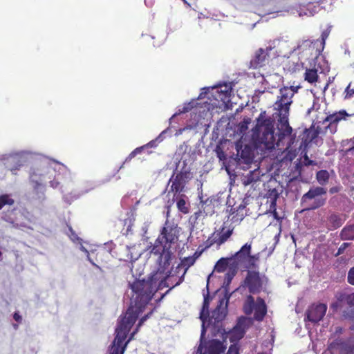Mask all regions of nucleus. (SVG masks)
<instances>
[{
    "mask_svg": "<svg viewBox=\"0 0 354 354\" xmlns=\"http://www.w3.org/2000/svg\"><path fill=\"white\" fill-rule=\"evenodd\" d=\"M191 178V172L189 169L183 167L176 175L173 174L169 179L171 183L170 192L174 193V196L185 191L186 184Z\"/></svg>",
    "mask_w": 354,
    "mask_h": 354,
    "instance_id": "9d476101",
    "label": "nucleus"
},
{
    "mask_svg": "<svg viewBox=\"0 0 354 354\" xmlns=\"http://www.w3.org/2000/svg\"><path fill=\"white\" fill-rule=\"evenodd\" d=\"M168 286L163 272L159 270L152 272L147 280L134 281L131 288L133 292L132 297L135 304L134 306L131 304L129 308H132L133 311H138L139 315L153 295L158 290Z\"/></svg>",
    "mask_w": 354,
    "mask_h": 354,
    "instance_id": "f03ea898",
    "label": "nucleus"
},
{
    "mask_svg": "<svg viewBox=\"0 0 354 354\" xmlns=\"http://www.w3.org/2000/svg\"><path fill=\"white\" fill-rule=\"evenodd\" d=\"M145 146L140 147L136 148L133 151L130 153V154L128 156V157L126 158L125 162L130 161L132 158H133L137 154L140 153L143 149H145Z\"/></svg>",
    "mask_w": 354,
    "mask_h": 354,
    "instance_id": "473e14b6",
    "label": "nucleus"
},
{
    "mask_svg": "<svg viewBox=\"0 0 354 354\" xmlns=\"http://www.w3.org/2000/svg\"><path fill=\"white\" fill-rule=\"evenodd\" d=\"M196 261L194 259L189 256L187 257H185L181 259L180 266L185 268V273L187 271V270L192 266L195 263Z\"/></svg>",
    "mask_w": 354,
    "mask_h": 354,
    "instance_id": "a878e982",
    "label": "nucleus"
},
{
    "mask_svg": "<svg viewBox=\"0 0 354 354\" xmlns=\"http://www.w3.org/2000/svg\"><path fill=\"white\" fill-rule=\"evenodd\" d=\"M13 319L19 324H21V322H22V317L19 314L18 312H15L13 315Z\"/></svg>",
    "mask_w": 354,
    "mask_h": 354,
    "instance_id": "37998d69",
    "label": "nucleus"
},
{
    "mask_svg": "<svg viewBox=\"0 0 354 354\" xmlns=\"http://www.w3.org/2000/svg\"><path fill=\"white\" fill-rule=\"evenodd\" d=\"M11 171H12V173L15 174H16V173L14 172V170L12 169H11Z\"/></svg>",
    "mask_w": 354,
    "mask_h": 354,
    "instance_id": "4d7b16f0",
    "label": "nucleus"
},
{
    "mask_svg": "<svg viewBox=\"0 0 354 354\" xmlns=\"http://www.w3.org/2000/svg\"><path fill=\"white\" fill-rule=\"evenodd\" d=\"M252 243H246L241 249L231 257L234 265L240 268L242 270L248 269L259 268L258 261L259 256L257 254H251Z\"/></svg>",
    "mask_w": 354,
    "mask_h": 354,
    "instance_id": "20e7f679",
    "label": "nucleus"
},
{
    "mask_svg": "<svg viewBox=\"0 0 354 354\" xmlns=\"http://www.w3.org/2000/svg\"><path fill=\"white\" fill-rule=\"evenodd\" d=\"M245 279L241 283V287L247 288L251 294H258L261 292L263 286V277L257 269H248Z\"/></svg>",
    "mask_w": 354,
    "mask_h": 354,
    "instance_id": "6e6552de",
    "label": "nucleus"
},
{
    "mask_svg": "<svg viewBox=\"0 0 354 354\" xmlns=\"http://www.w3.org/2000/svg\"><path fill=\"white\" fill-rule=\"evenodd\" d=\"M233 231L234 227H232V225H228L225 222L223 223L222 226L212 233L209 238L204 242V248L201 251H196L192 257L196 261L201 254L211 246L216 245L217 248H219L221 245L225 243L230 238L233 234Z\"/></svg>",
    "mask_w": 354,
    "mask_h": 354,
    "instance_id": "39448f33",
    "label": "nucleus"
},
{
    "mask_svg": "<svg viewBox=\"0 0 354 354\" xmlns=\"http://www.w3.org/2000/svg\"><path fill=\"white\" fill-rule=\"evenodd\" d=\"M242 337H243V333L241 332V333L240 334V335L238 337V339H241Z\"/></svg>",
    "mask_w": 354,
    "mask_h": 354,
    "instance_id": "864d4df0",
    "label": "nucleus"
},
{
    "mask_svg": "<svg viewBox=\"0 0 354 354\" xmlns=\"http://www.w3.org/2000/svg\"><path fill=\"white\" fill-rule=\"evenodd\" d=\"M241 157L243 159H246V160H250L251 158L250 156H246V155H244V151H243L242 153H241Z\"/></svg>",
    "mask_w": 354,
    "mask_h": 354,
    "instance_id": "3c124183",
    "label": "nucleus"
},
{
    "mask_svg": "<svg viewBox=\"0 0 354 354\" xmlns=\"http://www.w3.org/2000/svg\"><path fill=\"white\" fill-rule=\"evenodd\" d=\"M251 122V119L250 118H244L243 121H241L238 125V129L240 133H244L248 129V125Z\"/></svg>",
    "mask_w": 354,
    "mask_h": 354,
    "instance_id": "c756f323",
    "label": "nucleus"
},
{
    "mask_svg": "<svg viewBox=\"0 0 354 354\" xmlns=\"http://www.w3.org/2000/svg\"><path fill=\"white\" fill-rule=\"evenodd\" d=\"M345 98L348 99L354 95V88H351V84H349L345 89Z\"/></svg>",
    "mask_w": 354,
    "mask_h": 354,
    "instance_id": "c9c22d12",
    "label": "nucleus"
},
{
    "mask_svg": "<svg viewBox=\"0 0 354 354\" xmlns=\"http://www.w3.org/2000/svg\"><path fill=\"white\" fill-rule=\"evenodd\" d=\"M239 268H238L236 265H234L231 263L229 266L228 270L225 275V281H226L227 283H230L237 274Z\"/></svg>",
    "mask_w": 354,
    "mask_h": 354,
    "instance_id": "5701e85b",
    "label": "nucleus"
},
{
    "mask_svg": "<svg viewBox=\"0 0 354 354\" xmlns=\"http://www.w3.org/2000/svg\"><path fill=\"white\" fill-rule=\"evenodd\" d=\"M200 198V209L205 216H212L215 212V200L211 197L203 199V196H198Z\"/></svg>",
    "mask_w": 354,
    "mask_h": 354,
    "instance_id": "f3484780",
    "label": "nucleus"
},
{
    "mask_svg": "<svg viewBox=\"0 0 354 354\" xmlns=\"http://www.w3.org/2000/svg\"><path fill=\"white\" fill-rule=\"evenodd\" d=\"M304 79L310 84L316 82L318 80L317 71L316 69H306Z\"/></svg>",
    "mask_w": 354,
    "mask_h": 354,
    "instance_id": "b1692460",
    "label": "nucleus"
},
{
    "mask_svg": "<svg viewBox=\"0 0 354 354\" xmlns=\"http://www.w3.org/2000/svg\"><path fill=\"white\" fill-rule=\"evenodd\" d=\"M299 86H284L279 89V95L273 106L279 116L277 133L275 134V120L271 117H267L266 111L260 113L256 119V125L252 129V140L256 148L261 151H271L275 147L279 150L294 149L297 153L299 151H308L310 143L318 136V132L311 129H306L298 136L290 138L286 147L283 140L290 137L292 129L288 122L290 106L292 103V97L297 92Z\"/></svg>",
    "mask_w": 354,
    "mask_h": 354,
    "instance_id": "f257e3e1",
    "label": "nucleus"
},
{
    "mask_svg": "<svg viewBox=\"0 0 354 354\" xmlns=\"http://www.w3.org/2000/svg\"><path fill=\"white\" fill-rule=\"evenodd\" d=\"M209 304V293L207 292V295L204 297V300H203V311H205V310L208 311Z\"/></svg>",
    "mask_w": 354,
    "mask_h": 354,
    "instance_id": "58836bf2",
    "label": "nucleus"
},
{
    "mask_svg": "<svg viewBox=\"0 0 354 354\" xmlns=\"http://www.w3.org/2000/svg\"><path fill=\"white\" fill-rule=\"evenodd\" d=\"M272 49L266 48V49L259 48L255 53L254 58L250 61V66L253 68H259L265 66L269 60V51Z\"/></svg>",
    "mask_w": 354,
    "mask_h": 354,
    "instance_id": "dca6fc26",
    "label": "nucleus"
},
{
    "mask_svg": "<svg viewBox=\"0 0 354 354\" xmlns=\"http://www.w3.org/2000/svg\"><path fill=\"white\" fill-rule=\"evenodd\" d=\"M347 281L349 284L354 286V267L350 268L348 272Z\"/></svg>",
    "mask_w": 354,
    "mask_h": 354,
    "instance_id": "f704fd0d",
    "label": "nucleus"
},
{
    "mask_svg": "<svg viewBox=\"0 0 354 354\" xmlns=\"http://www.w3.org/2000/svg\"><path fill=\"white\" fill-rule=\"evenodd\" d=\"M205 330L203 328L201 337L200 344L196 353L200 354H222L226 349V346L218 339H213L208 341L204 339Z\"/></svg>",
    "mask_w": 354,
    "mask_h": 354,
    "instance_id": "1a4fd4ad",
    "label": "nucleus"
},
{
    "mask_svg": "<svg viewBox=\"0 0 354 354\" xmlns=\"http://www.w3.org/2000/svg\"><path fill=\"white\" fill-rule=\"evenodd\" d=\"M344 299L348 306H349L350 307H354V292L349 295H346L344 297Z\"/></svg>",
    "mask_w": 354,
    "mask_h": 354,
    "instance_id": "72a5a7b5",
    "label": "nucleus"
},
{
    "mask_svg": "<svg viewBox=\"0 0 354 354\" xmlns=\"http://www.w3.org/2000/svg\"><path fill=\"white\" fill-rule=\"evenodd\" d=\"M318 43V40L311 41L310 39H304L301 41L297 45V50L299 53L307 52L310 56L317 57L322 51V48H315V45Z\"/></svg>",
    "mask_w": 354,
    "mask_h": 354,
    "instance_id": "2eb2a0df",
    "label": "nucleus"
},
{
    "mask_svg": "<svg viewBox=\"0 0 354 354\" xmlns=\"http://www.w3.org/2000/svg\"><path fill=\"white\" fill-rule=\"evenodd\" d=\"M178 230L177 226L169 223L166 221L165 225L160 231V236L162 241L165 243H174L178 239Z\"/></svg>",
    "mask_w": 354,
    "mask_h": 354,
    "instance_id": "ddd939ff",
    "label": "nucleus"
},
{
    "mask_svg": "<svg viewBox=\"0 0 354 354\" xmlns=\"http://www.w3.org/2000/svg\"><path fill=\"white\" fill-rule=\"evenodd\" d=\"M148 316H149V315H145V316L142 317L140 319V321H139V322H138V325H137L136 328L135 329V330H133V331L130 334V335H129V339H128L125 342H123V344H126V347L127 346V344H129V342H131L132 339H134V336H135V335L138 333V330H139V328H140V327L143 324L144 322L147 319Z\"/></svg>",
    "mask_w": 354,
    "mask_h": 354,
    "instance_id": "bb28decb",
    "label": "nucleus"
},
{
    "mask_svg": "<svg viewBox=\"0 0 354 354\" xmlns=\"http://www.w3.org/2000/svg\"><path fill=\"white\" fill-rule=\"evenodd\" d=\"M340 236L342 240H353L354 225L345 226L341 231Z\"/></svg>",
    "mask_w": 354,
    "mask_h": 354,
    "instance_id": "412c9836",
    "label": "nucleus"
},
{
    "mask_svg": "<svg viewBox=\"0 0 354 354\" xmlns=\"http://www.w3.org/2000/svg\"><path fill=\"white\" fill-rule=\"evenodd\" d=\"M190 110V108L189 106H184L181 111H180V113H186L188 112Z\"/></svg>",
    "mask_w": 354,
    "mask_h": 354,
    "instance_id": "8fccbe9b",
    "label": "nucleus"
},
{
    "mask_svg": "<svg viewBox=\"0 0 354 354\" xmlns=\"http://www.w3.org/2000/svg\"><path fill=\"white\" fill-rule=\"evenodd\" d=\"M328 37V32L327 31H323L321 35L322 41H320V48L323 50L325 45V41Z\"/></svg>",
    "mask_w": 354,
    "mask_h": 354,
    "instance_id": "ea45409f",
    "label": "nucleus"
},
{
    "mask_svg": "<svg viewBox=\"0 0 354 354\" xmlns=\"http://www.w3.org/2000/svg\"><path fill=\"white\" fill-rule=\"evenodd\" d=\"M227 354H239V348L236 345H231Z\"/></svg>",
    "mask_w": 354,
    "mask_h": 354,
    "instance_id": "79ce46f5",
    "label": "nucleus"
},
{
    "mask_svg": "<svg viewBox=\"0 0 354 354\" xmlns=\"http://www.w3.org/2000/svg\"><path fill=\"white\" fill-rule=\"evenodd\" d=\"M36 177L37 174L33 173L32 174L30 175V180L32 184L33 189L37 192L39 189V188L43 187V185L41 183H39L37 179H36Z\"/></svg>",
    "mask_w": 354,
    "mask_h": 354,
    "instance_id": "2f4dec72",
    "label": "nucleus"
},
{
    "mask_svg": "<svg viewBox=\"0 0 354 354\" xmlns=\"http://www.w3.org/2000/svg\"><path fill=\"white\" fill-rule=\"evenodd\" d=\"M245 315H250L254 310V319L261 322L267 313V306L263 299L257 297L254 301V297L249 295L247 296L243 306Z\"/></svg>",
    "mask_w": 354,
    "mask_h": 354,
    "instance_id": "0eeeda50",
    "label": "nucleus"
},
{
    "mask_svg": "<svg viewBox=\"0 0 354 354\" xmlns=\"http://www.w3.org/2000/svg\"><path fill=\"white\" fill-rule=\"evenodd\" d=\"M14 327H15V328H18V325L17 324H14Z\"/></svg>",
    "mask_w": 354,
    "mask_h": 354,
    "instance_id": "5fc2aeb1",
    "label": "nucleus"
},
{
    "mask_svg": "<svg viewBox=\"0 0 354 354\" xmlns=\"http://www.w3.org/2000/svg\"><path fill=\"white\" fill-rule=\"evenodd\" d=\"M39 180L40 181H42V180H43V179H42V178H39Z\"/></svg>",
    "mask_w": 354,
    "mask_h": 354,
    "instance_id": "13d9d810",
    "label": "nucleus"
},
{
    "mask_svg": "<svg viewBox=\"0 0 354 354\" xmlns=\"http://www.w3.org/2000/svg\"><path fill=\"white\" fill-rule=\"evenodd\" d=\"M348 114L345 110H342L328 115L323 121V123L328 122L326 127V129H329L330 132L335 133L337 131V124L342 120H346Z\"/></svg>",
    "mask_w": 354,
    "mask_h": 354,
    "instance_id": "4468645a",
    "label": "nucleus"
},
{
    "mask_svg": "<svg viewBox=\"0 0 354 354\" xmlns=\"http://www.w3.org/2000/svg\"><path fill=\"white\" fill-rule=\"evenodd\" d=\"M229 299L230 297L227 295L219 299L216 308L212 312L211 315V319H213L214 323L221 322L226 317Z\"/></svg>",
    "mask_w": 354,
    "mask_h": 354,
    "instance_id": "f8f14e48",
    "label": "nucleus"
},
{
    "mask_svg": "<svg viewBox=\"0 0 354 354\" xmlns=\"http://www.w3.org/2000/svg\"><path fill=\"white\" fill-rule=\"evenodd\" d=\"M349 243H343L338 248L337 252L335 254V256L337 257L342 254L344 252V250L349 246Z\"/></svg>",
    "mask_w": 354,
    "mask_h": 354,
    "instance_id": "4c0bfd02",
    "label": "nucleus"
},
{
    "mask_svg": "<svg viewBox=\"0 0 354 354\" xmlns=\"http://www.w3.org/2000/svg\"><path fill=\"white\" fill-rule=\"evenodd\" d=\"M217 91L223 95V97H221V100H224L225 98H228L230 96L232 88L231 86L225 84L220 86Z\"/></svg>",
    "mask_w": 354,
    "mask_h": 354,
    "instance_id": "c85d7f7f",
    "label": "nucleus"
},
{
    "mask_svg": "<svg viewBox=\"0 0 354 354\" xmlns=\"http://www.w3.org/2000/svg\"><path fill=\"white\" fill-rule=\"evenodd\" d=\"M232 262V258H221L214 266V270L218 273L223 272L226 270L230 264Z\"/></svg>",
    "mask_w": 354,
    "mask_h": 354,
    "instance_id": "6ab92c4d",
    "label": "nucleus"
},
{
    "mask_svg": "<svg viewBox=\"0 0 354 354\" xmlns=\"http://www.w3.org/2000/svg\"><path fill=\"white\" fill-rule=\"evenodd\" d=\"M327 305L317 303L311 304L306 312L307 319L314 324L320 322L326 315Z\"/></svg>",
    "mask_w": 354,
    "mask_h": 354,
    "instance_id": "9b49d317",
    "label": "nucleus"
},
{
    "mask_svg": "<svg viewBox=\"0 0 354 354\" xmlns=\"http://www.w3.org/2000/svg\"><path fill=\"white\" fill-rule=\"evenodd\" d=\"M1 256V252H0V257Z\"/></svg>",
    "mask_w": 354,
    "mask_h": 354,
    "instance_id": "bf43d9fd",
    "label": "nucleus"
},
{
    "mask_svg": "<svg viewBox=\"0 0 354 354\" xmlns=\"http://www.w3.org/2000/svg\"><path fill=\"white\" fill-rule=\"evenodd\" d=\"M299 153L302 155L303 162L302 164H297V169L299 170V174H301V169L302 165L304 166H310V165H317V162L315 160H310L307 155V151H303V150L299 151Z\"/></svg>",
    "mask_w": 354,
    "mask_h": 354,
    "instance_id": "4be33fe9",
    "label": "nucleus"
},
{
    "mask_svg": "<svg viewBox=\"0 0 354 354\" xmlns=\"http://www.w3.org/2000/svg\"><path fill=\"white\" fill-rule=\"evenodd\" d=\"M50 187L55 189L59 186V182H58L57 180H50Z\"/></svg>",
    "mask_w": 354,
    "mask_h": 354,
    "instance_id": "49530a36",
    "label": "nucleus"
},
{
    "mask_svg": "<svg viewBox=\"0 0 354 354\" xmlns=\"http://www.w3.org/2000/svg\"><path fill=\"white\" fill-rule=\"evenodd\" d=\"M176 206L178 211L183 214H186L189 213V207L183 198L181 197L177 201Z\"/></svg>",
    "mask_w": 354,
    "mask_h": 354,
    "instance_id": "cd10ccee",
    "label": "nucleus"
},
{
    "mask_svg": "<svg viewBox=\"0 0 354 354\" xmlns=\"http://www.w3.org/2000/svg\"><path fill=\"white\" fill-rule=\"evenodd\" d=\"M166 250V244L162 241L160 236H158L155 241L153 247L152 248L151 252L156 255H160L161 257L165 253Z\"/></svg>",
    "mask_w": 354,
    "mask_h": 354,
    "instance_id": "aec40b11",
    "label": "nucleus"
},
{
    "mask_svg": "<svg viewBox=\"0 0 354 354\" xmlns=\"http://www.w3.org/2000/svg\"><path fill=\"white\" fill-rule=\"evenodd\" d=\"M138 317V311L136 312L132 308H128L124 316L121 317L115 328V336L111 345L109 354H124L126 344L123 342Z\"/></svg>",
    "mask_w": 354,
    "mask_h": 354,
    "instance_id": "7ed1b4c3",
    "label": "nucleus"
},
{
    "mask_svg": "<svg viewBox=\"0 0 354 354\" xmlns=\"http://www.w3.org/2000/svg\"><path fill=\"white\" fill-rule=\"evenodd\" d=\"M339 191V187H333L330 188V189H329V192L330 194L337 193Z\"/></svg>",
    "mask_w": 354,
    "mask_h": 354,
    "instance_id": "09e8293b",
    "label": "nucleus"
},
{
    "mask_svg": "<svg viewBox=\"0 0 354 354\" xmlns=\"http://www.w3.org/2000/svg\"><path fill=\"white\" fill-rule=\"evenodd\" d=\"M326 194V189L322 187H311L307 193L303 195L301 204L305 210H313L323 206L326 198L322 196Z\"/></svg>",
    "mask_w": 354,
    "mask_h": 354,
    "instance_id": "423d86ee",
    "label": "nucleus"
},
{
    "mask_svg": "<svg viewBox=\"0 0 354 354\" xmlns=\"http://www.w3.org/2000/svg\"><path fill=\"white\" fill-rule=\"evenodd\" d=\"M185 273L184 272V273H183V274L180 277V279H179L178 281V282H176V284H175L174 286H173L171 288H170L167 291V293L170 290H171L173 288H174L175 286H177L180 285V284L183 282V279H184V275H185Z\"/></svg>",
    "mask_w": 354,
    "mask_h": 354,
    "instance_id": "a18cd8bd",
    "label": "nucleus"
},
{
    "mask_svg": "<svg viewBox=\"0 0 354 354\" xmlns=\"http://www.w3.org/2000/svg\"><path fill=\"white\" fill-rule=\"evenodd\" d=\"M258 354H267V353H264V352H261V353H259Z\"/></svg>",
    "mask_w": 354,
    "mask_h": 354,
    "instance_id": "6e6d98bb",
    "label": "nucleus"
},
{
    "mask_svg": "<svg viewBox=\"0 0 354 354\" xmlns=\"http://www.w3.org/2000/svg\"><path fill=\"white\" fill-rule=\"evenodd\" d=\"M345 221L342 214L333 213L327 217L326 227L329 230H334L340 227Z\"/></svg>",
    "mask_w": 354,
    "mask_h": 354,
    "instance_id": "a211bd4d",
    "label": "nucleus"
},
{
    "mask_svg": "<svg viewBox=\"0 0 354 354\" xmlns=\"http://www.w3.org/2000/svg\"><path fill=\"white\" fill-rule=\"evenodd\" d=\"M329 177V173L326 170H320L316 175L317 181L322 185L328 182Z\"/></svg>",
    "mask_w": 354,
    "mask_h": 354,
    "instance_id": "393cba45",
    "label": "nucleus"
},
{
    "mask_svg": "<svg viewBox=\"0 0 354 354\" xmlns=\"http://www.w3.org/2000/svg\"><path fill=\"white\" fill-rule=\"evenodd\" d=\"M205 216V215L203 214V212H202V210L199 208L198 211L196 212L193 215L191 216L190 217V220L194 222V223H196L197 222V220L201 216Z\"/></svg>",
    "mask_w": 354,
    "mask_h": 354,
    "instance_id": "e433bc0d",
    "label": "nucleus"
},
{
    "mask_svg": "<svg viewBox=\"0 0 354 354\" xmlns=\"http://www.w3.org/2000/svg\"><path fill=\"white\" fill-rule=\"evenodd\" d=\"M270 207L274 209V216L275 218H277V213L276 211V198L272 200Z\"/></svg>",
    "mask_w": 354,
    "mask_h": 354,
    "instance_id": "c03bdc74",
    "label": "nucleus"
},
{
    "mask_svg": "<svg viewBox=\"0 0 354 354\" xmlns=\"http://www.w3.org/2000/svg\"><path fill=\"white\" fill-rule=\"evenodd\" d=\"M15 203L14 200L8 194H3L0 196V209L6 205H12Z\"/></svg>",
    "mask_w": 354,
    "mask_h": 354,
    "instance_id": "7c9ffc66",
    "label": "nucleus"
},
{
    "mask_svg": "<svg viewBox=\"0 0 354 354\" xmlns=\"http://www.w3.org/2000/svg\"><path fill=\"white\" fill-rule=\"evenodd\" d=\"M348 151H354V146L353 147L350 148Z\"/></svg>",
    "mask_w": 354,
    "mask_h": 354,
    "instance_id": "603ef678",
    "label": "nucleus"
},
{
    "mask_svg": "<svg viewBox=\"0 0 354 354\" xmlns=\"http://www.w3.org/2000/svg\"><path fill=\"white\" fill-rule=\"evenodd\" d=\"M169 131V128H167L164 131H162L159 136L156 138L158 140V142H162L166 137V134Z\"/></svg>",
    "mask_w": 354,
    "mask_h": 354,
    "instance_id": "a19ab883",
    "label": "nucleus"
},
{
    "mask_svg": "<svg viewBox=\"0 0 354 354\" xmlns=\"http://www.w3.org/2000/svg\"><path fill=\"white\" fill-rule=\"evenodd\" d=\"M156 142H158V140H156V139L150 141L147 145H145V147L149 146L151 147H154L156 146Z\"/></svg>",
    "mask_w": 354,
    "mask_h": 354,
    "instance_id": "de8ad7c7",
    "label": "nucleus"
}]
</instances>
